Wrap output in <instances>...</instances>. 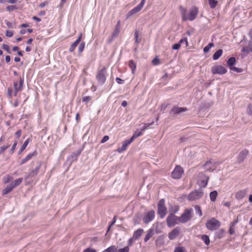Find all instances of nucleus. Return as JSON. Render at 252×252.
<instances>
[{
	"label": "nucleus",
	"mask_w": 252,
	"mask_h": 252,
	"mask_svg": "<svg viewBox=\"0 0 252 252\" xmlns=\"http://www.w3.org/2000/svg\"><path fill=\"white\" fill-rule=\"evenodd\" d=\"M227 69L221 65H216L212 68V72L213 74H218L222 75L226 73Z\"/></svg>",
	"instance_id": "9d476101"
},
{
	"label": "nucleus",
	"mask_w": 252,
	"mask_h": 252,
	"mask_svg": "<svg viewBox=\"0 0 252 252\" xmlns=\"http://www.w3.org/2000/svg\"><path fill=\"white\" fill-rule=\"evenodd\" d=\"M117 247L115 245H112L102 251L101 252H116Z\"/></svg>",
	"instance_id": "2f4dec72"
},
{
	"label": "nucleus",
	"mask_w": 252,
	"mask_h": 252,
	"mask_svg": "<svg viewBox=\"0 0 252 252\" xmlns=\"http://www.w3.org/2000/svg\"><path fill=\"white\" fill-rule=\"evenodd\" d=\"M180 228L176 227L168 233V238L170 240L174 239L179 234Z\"/></svg>",
	"instance_id": "f3484780"
},
{
	"label": "nucleus",
	"mask_w": 252,
	"mask_h": 252,
	"mask_svg": "<svg viewBox=\"0 0 252 252\" xmlns=\"http://www.w3.org/2000/svg\"><path fill=\"white\" fill-rule=\"evenodd\" d=\"M12 88L11 87H9L7 89V94L9 98H11L12 96Z\"/></svg>",
	"instance_id": "4d7b16f0"
},
{
	"label": "nucleus",
	"mask_w": 252,
	"mask_h": 252,
	"mask_svg": "<svg viewBox=\"0 0 252 252\" xmlns=\"http://www.w3.org/2000/svg\"><path fill=\"white\" fill-rule=\"evenodd\" d=\"M5 35L8 37H11L13 35V32L12 31H6Z\"/></svg>",
	"instance_id": "bf43d9fd"
},
{
	"label": "nucleus",
	"mask_w": 252,
	"mask_h": 252,
	"mask_svg": "<svg viewBox=\"0 0 252 252\" xmlns=\"http://www.w3.org/2000/svg\"><path fill=\"white\" fill-rule=\"evenodd\" d=\"M143 232V229L139 228L133 232L132 236L137 240L141 236Z\"/></svg>",
	"instance_id": "393cba45"
},
{
	"label": "nucleus",
	"mask_w": 252,
	"mask_h": 252,
	"mask_svg": "<svg viewBox=\"0 0 252 252\" xmlns=\"http://www.w3.org/2000/svg\"><path fill=\"white\" fill-rule=\"evenodd\" d=\"M180 44L181 45L182 44H185V47H187L189 45V43L188 41V39L186 37H185L182 39H180L179 41Z\"/></svg>",
	"instance_id": "ea45409f"
},
{
	"label": "nucleus",
	"mask_w": 252,
	"mask_h": 252,
	"mask_svg": "<svg viewBox=\"0 0 252 252\" xmlns=\"http://www.w3.org/2000/svg\"><path fill=\"white\" fill-rule=\"evenodd\" d=\"M128 65H129V67L131 68V69L132 70V72L134 73V71L136 69V63H134V62L133 60H129L128 62Z\"/></svg>",
	"instance_id": "7c9ffc66"
},
{
	"label": "nucleus",
	"mask_w": 252,
	"mask_h": 252,
	"mask_svg": "<svg viewBox=\"0 0 252 252\" xmlns=\"http://www.w3.org/2000/svg\"><path fill=\"white\" fill-rule=\"evenodd\" d=\"M121 28V21L119 20L115 26L114 32L112 34V38H114L117 37L120 33Z\"/></svg>",
	"instance_id": "4be33fe9"
},
{
	"label": "nucleus",
	"mask_w": 252,
	"mask_h": 252,
	"mask_svg": "<svg viewBox=\"0 0 252 252\" xmlns=\"http://www.w3.org/2000/svg\"><path fill=\"white\" fill-rule=\"evenodd\" d=\"M166 222L168 227H172L180 222V217L176 216L173 213H170L166 218Z\"/></svg>",
	"instance_id": "423d86ee"
},
{
	"label": "nucleus",
	"mask_w": 252,
	"mask_h": 252,
	"mask_svg": "<svg viewBox=\"0 0 252 252\" xmlns=\"http://www.w3.org/2000/svg\"><path fill=\"white\" fill-rule=\"evenodd\" d=\"M17 9V7L15 5H8L6 7V10L8 11H12Z\"/></svg>",
	"instance_id": "8fccbe9b"
},
{
	"label": "nucleus",
	"mask_w": 252,
	"mask_h": 252,
	"mask_svg": "<svg viewBox=\"0 0 252 252\" xmlns=\"http://www.w3.org/2000/svg\"><path fill=\"white\" fill-rule=\"evenodd\" d=\"M223 51L221 49L217 50L213 56V59L214 60H218L222 54Z\"/></svg>",
	"instance_id": "c85d7f7f"
},
{
	"label": "nucleus",
	"mask_w": 252,
	"mask_h": 252,
	"mask_svg": "<svg viewBox=\"0 0 252 252\" xmlns=\"http://www.w3.org/2000/svg\"><path fill=\"white\" fill-rule=\"evenodd\" d=\"M174 252H188L186 249L183 247H178L175 248Z\"/></svg>",
	"instance_id": "79ce46f5"
},
{
	"label": "nucleus",
	"mask_w": 252,
	"mask_h": 252,
	"mask_svg": "<svg viewBox=\"0 0 252 252\" xmlns=\"http://www.w3.org/2000/svg\"><path fill=\"white\" fill-rule=\"evenodd\" d=\"M24 82V77H20L19 78V81H14L13 83V87L14 90L21 91L23 90V85Z\"/></svg>",
	"instance_id": "2eb2a0df"
},
{
	"label": "nucleus",
	"mask_w": 252,
	"mask_h": 252,
	"mask_svg": "<svg viewBox=\"0 0 252 252\" xmlns=\"http://www.w3.org/2000/svg\"><path fill=\"white\" fill-rule=\"evenodd\" d=\"M209 180V177L203 172H200L198 175L197 184L201 187H206Z\"/></svg>",
	"instance_id": "0eeeda50"
},
{
	"label": "nucleus",
	"mask_w": 252,
	"mask_h": 252,
	"mask_svg": "<svg viewBox=\"0 0 252 252\" xmlns=\"http://www.w3.org/2000/svg\"><path fill=\"white\" fill-rule=\"evenodd\" d=\"M83 252H96V251L95 249L89 248L84 250Z\"/></svg>",
	"instance_id": "052dcab7"
},
{
	"label": "nucleus",
	"mask_w": 252,
	"mask_h": 252,
	"mask_svg": "<svg viewBox=\"0 0 252 252\" xmlns=\"http://www.w3.org/2000/svg\"><path fill=\"white\" fill-rule=\"evenodd\" d=\"M217 162L209 160L206 162L204 165V169L206 171L213 172L215 170Z\"/></svg>",
	"instance_id": "4468645a"
},
{
	"label": "nucleus",
	"mask_w": 252,
	"mask_h": 252,
	"mask_svg": "<svg viewBox=\"0 0 252 252\" xmlns=\"http://www.w3.org/2000/svg\"><path fill=\"white\" fill-rule=\"evenodd\" d=\"M116 221V217L115 216L113 219V220L111 222V223L109 224V227H108V231L109 230L110 228L113 225H114L115 222Z\"/></svg>",
	"instance_id": "13d9d810"
},
{
	"label": "nucleus",
	"mask_w": 252,
	"mask_h": 252,
	"mask_svg": "<svg viewBox=\"0 0 252 252\" xmlns=\"http://www.w3.org/2000/svg\"><path fill=\"white\" fill-rule=\"evenodd\" d=\"M236 62V59L234 57H230L227 61V64L230 67L233 65Z\"/></svg>",
	"instance_id": "72a5a7b5"
},
{
	"label": "nucleus",
	"mask_w": 252,
	"mask_h": 252,
	"mask_svg": "<svg viewBox=\"0 0 252 252\" xmlns=\"http://www.w3.org/2000/svg\"><path fill=\"white\" fill-rule=\"evenodd\" d=\"M214 46L213 43H210L208 44L206 46H205L203 49V51L204 53H207L209 51L210 49Z\"/></svg>",
	"instance_id": "58836bf2"
},
{
	"label": "nucleus",
	"mask_w": 252,
	"mask_h": 252,
	"mask_svg": "<svg viewBox=\"0 0 252 252\" xmlns=\"http://www.w3.org/2000/svg\"><path fill=\"white\" fill-rule=\"evenodd\" d=\"M198 8L195 6L192 7L191 9H190L189 14L187 15V21H193L194 20L198 15Z\"/></svg>",
	"instance_id": "ddd939ff"
},
{
	"label": "nucleus",
	"mask_w": 252,
	"mask_h": 252,
	"mask_svg": "<svg viewBox=\"0 0 252 252\" xmlns=\"http://www.w3.org/2000/svg\"><path fill=\"white\" fill-rule=\"evenodd\" d=\"M129 248L128 246H126L124 248L117 249L116 252H129Z\"/></svg>",
	"instance_id": "c03bdc74"
},
{
	"label": "nucleus",
	"mask_w": 252,
	"mask_h": 252,
	"mask_svg": "<svg viewBox=\"0 0 252 252\" xmlns=\"http://www.w3.org/2000/svg\"><path fill=\"white\" fill-rule=\"evenodd\" d=\"M85 46V42H82L80 44V45L79 46V48H78V51H79V53H81L83 52V51L84 49Z\"/></svg>",
	"instance_id": "a18cd8bd"
},
{
	"label": "nucleus",
	"mask_w": 252,
	"mask_h": 252,
	"mask_svg": "<svg viewBox=\"0 0 252 252\" xmlns=\"http://www.w3.org/2000/svg\"><path fill=\"white\" fill-rule=\"evenodd\" d=\"M235 232V229L234 228L232 227V226H231L229 229V233L230 235H232L234 234Z\"/></svg>",
	"instance_id": "774afa93"
},
{
	"label": "nucleus",
	"mask_w": 252,
	"mask_h": 252,
	"mask_svg": "<svg viewBox=\"0 0 252 252\" xmlns=\"http://www.w3.org/2000/svg\"><path fill=\"white\" fill-rule=\"evenodd\" d=\"M201 240L207 246H208L210 243V238L208 235H202L201 236Z\"/></svg>",
	"instance_id": "473e14b6"
},
{
	"label": "nucleus",
	"mask_w": 252,
	"mask_h": 252,
	"mask_svg": "<svg viewBox=\"0 0 252 252\" xmlns=\"http://www.w3.org/2000/svg\"><path fill=\"white\" fill-rule=\"evenodd\" d=\"M181 46V44H180L179 42L178 43L175 44L172 46V49L173 50H178Z\"/></svg>",
	"instance_id": "6e6d98bb"
},
{
	"label": "nucleus",
	"mask_w": 252,
	"mask_h": 252,
	"mask_svg": "<svg viewBox=\"0 0 252 252\" xmlns=\"http://www.w3.org/2000/svg\"><path fill=\"white\" fill-rule=\"evenodd\" d=\"M109 136L107 135L104 136L101 140V143H104L109 140Z\"/></svg>",
	"instance_id": "680f3d73"
},
{
	"label": "nucleus",
	"mask_w": 252,
	"mask_h": 252,
	"mask_svg": "<svg viewBox=\"0 0 252 252\" xmlns=\"http://www.w3.org/2000/svg\"><path fill=\"white\" fill-rule=\"evenodd\" d=\"M208 3L211 8H215L218 4V1L216 0H208Z\"/></svg>",
	"instance_id": "c9c22d12"
},
{
	"label": "nucleus",
	"mask_w": 252,
	"mask_h": 252,
	"mask_svg": "<svg viewBox=\"0 0 252 252\" xmlns=\"http://www.w3.org/2000/svg\"><path fill=\"white\" fill-rule=\"evenodd\" d=\"M184 170L180 166H176L172 172V177L175 179H179L182 177Z\"/></svg>",
	"instance_id": "9b49d317"
},
{
	"label": "nucleus",
	"mask_w": 252,
	"mask_h": 252,
	"mask_svg": "<svg viewBox=\"0 0 252 252\" xmlns=\"http://www.w3.org/2000/svg\"><path fill=\"white\" fill-rule=\"evenodd\" d=\"M194 209H195L196 213L197 214H198V215L200 217L202 216V211H201L200 207L198 205H196L194 207Z\"/></svg>",
	"instance_id": "a19ab883"
},
{
	"label": "nucleus",
	"mask_w": 252,
	"mask_h": 252,
	"mask_svg": "<svg viewBox=\"0 0 252 252\" xmlns=\"http://www.w3.org/2000/svg\"><path fill=\"white\" fill-rule=\"evenodd\" d=\"M154 235V230L153 228L149 229L144 238V242H147Z\"/></svg>",
	"instance_id": "b1692460"
},
{
	"label": "nucleus",
	"mask_w": 252,
	"mask_h": 252,
	"mask_svg": "<svg viewBox=\"0 0 252 252\" xmlns=\"http://www.w3.org/2000/svg\"><path fill=\"white\" fill-rule=\"evenodd\" d=\"M107 77V70L105 67H103L101 69L97 71L96 75V79L98 83L100 85H103Z\"/></svg>",
	"instance_id": "f03ea898"
},
{
	"label": "nucleus",
	"mask_w": 252,
	"mask_h": 252,
	"mask_svg": "<svg viewBox=\"0 0 252 252\" xmlns=\"http://www.w3.org/2000/svg\"><path fill=\"white\" fill-rule=\"evenodd\" d=\"M244 52H252V40L250 41L248 46L243 49Z\"/></svg>",
	"instance_id": "e433bc0d"
},
{
	"label": "nucleus",
	"mask_w": 252,
	"mask_h": 252,
	"mask_svg": "<svg viewBox=\"0 0 252 252\" xmlns=\"http://www.w3.org/2000/svg\"><path fill=\"white\" fill-rule=\"evenodd\" d=\"M23 179L22 178H20L19 179L15 180V181L12 182L11 184V185H13V187L15 188L16 187L20 185L23 182Z\"/></svg>",
	"instance_id": "c756f323"
},
{
	"label": "nucleus",
	"mask_w": 252,
	"mask_h": 252,
	"mask_svg": "<svg viewBox=\"0 0 252 252\" xmlns=\"http://www.w3.org/2000/svg\"><path fill=\"white\" fill-rule=\"evenodd\" d=\"M41 163L39 162L38 165L35 168V169H32L31 170V171L29 172V174L25 177V179H28L30 177L32 178V177H35L37 175V174L39 172V170L41 167Z\"/></svg>",
	"instance_id": "dca6fc26"
},
{
	"label": "nucleus",
	"mask_w": 252,
	"mask_h": 252,
	"mask_svg": "<svg viewBox=\"0 0 252 252\" xmlns=\"http://www.w3.org/2000/svg\"><path fill=\"white\" fill-rule=\"evenodd\" d=\"M247 112L249 115L252 116V105L251 104L248 105Z\"/></svg>",
	"instance_id": "de8ad7c7"
},
{
	"label": "nucleus",
	"mask_w": 252,
	"mask_h": 252,
	"mask_svg": "<svg viewBox=\"0 0 252 252\" xmlns=\"http://www.w3.org/2000/svg\"><path fill=\"white\" fill-rule=\"evenodd\" d=\"M145 2L146 0H142L138 5L130 10L126 15L127 18L139 12L143 8Z\"/></svg>",
	"instance_id": "1a4fd4ad"
},
{
	"label": "nucleus",
	"mask_w": 252,
	"mask_h": 252,
	"mask_svg": "<svg viewBox=\"0 0 252 252\" xmlns=\"http://www.w3.org/2000/svg\"><path fill=\"white\" fill-rule=\"evenodd\" d=\"M220 226V223L219 220L214 218L207 220L206 223V228L211 231H214L218 229Z\"/></svg>",
	"instance_id": "f257e3e1"
},
{
	"label": "nucleus",
	"mask_w": 252,
	"mask_h": 252,
	"mask_svg": "<svg viewBox=\"0 0 252 252\" xmlns=\"http://www.w3.org/2000/svg\"><path fill=\"white\" fill-rule=\"evenodd\" d=\"M155 217V212L151 210L147 212L143 218V221L145 224H148L152 221Z\"/></svg>",
	"instance_id": "f8f14e48"
},
{
	"label": "nucleus",
	"mask_w": 252,
	"mask_h": 252,
	"mask_svg": "<svg viewBox=\"0 0 252 252\" xmlns=\"http://www.w3.org/2000/svg\"><path fill=\"white\" fill-rule=\"evenodd\" d=\"M77 46V45L75 44L74 42L72 43L69 49V52H72L74 51Z\"/></svg>",
	"instance_id": "3c124183"
},
{
	"label": "nucleus",
	"mask_w": 252,
	"mask_h": 252,
	"mask_svg": "<svg viewBox=\"0 0 252 252\" xmlns=\"http://www.w3.org/2000/svg\"><path fill=\"white\" fill-rule=\"evenodd\" d=\"M188 110L186 107H179L177 106L173 107L171 110V113L173 115H176L180 114L182 112H186Z\"/></svg>",
	"instance_id": "a211bd4d"
},
{
	"label": "nucleus",
	"mask_w": 252,
	"mask_h": 252,
	"mask_svg": "<svg viewBox=\"0 0 252 252\" xmlns=\"http://www.w3.org/2000/svg\"><path fill=\"white\" fill-rule=\"evenodd\" d=\"M82 38V33H80L78 38L74 42L75 44L78 45L79 43L80 42L81 39Z\"/></svg>",
	"instance_id": "338daca9"
},
{
	"label": "nucleus",
	"mask_w": 252,
	"mask_h": 252,
	"mask_svg": "<svg viewBox=\"0 0 252 252\" xmlns=\"http://www.w3.org/2000/svg\"><path fill=\"white\" fill-rule=\"evenodd\" d=\"M132 142V141L130 139L125 140L123 142L122 147L121 148L118 149L117 151L119 153H121L123 152L126 151V150L128 146Z\"/></svg>",
	"instance_id": "6ab92c4d"
},
{
	"label": "nucleus",
	"mask_w": 252,
	"mask_h": 252,
	"mask_svg": "<svg viewBox=\"0 0 252 252\" xmlns=\"http://www.w3.org/2000/svg\"><path fill=\"white\" fill-rule=\"evenodd\" d=\"M217 195L218 192L217 191L214 190L211 192L210 193V200L213 202L215 201L216 199Z\"/></svg>",
	"instance_id": "f704fd0d"
},
{
	"label": "nucleus",
	"mask_w": 252,
	"mask_h": 252,
	"mask_svg": "<svg viewBox=\"0 0 252 252\" xmlns=\"http://www.w3.org/2000/svg\"><path fill=\"white\" fill-rule=\"evenodd\" d=\"M2 49L6 50L9 54H11V51L9 47L6 44H3L2 46Z\"/></svg>",
	"instance_id": "864d4df0"
},
{
	"label": "nucleus",
	"mask_w": 252,
	"mask_h": 252,
	"mask_svg": "<svg viewBox=\"0 0 252 252\" xmlns=\"http://www.w3.org/2000/svg\"><path fill=\"white\" fill-rule=\"evenodd\" d=\"M34 155H35V152L30 153L26 158L22 160L20 164L22 165L27 162L28 160L31 159Z\"/></svg>",
	"instance_id": "cd10ccee"
},
{
	"label": "nucleus",
	"mask_w": 252,
	"mask_h": 252,
	"mask_svg": "<svg viewBox=\"0 0 252 252\" xmlns=\"http://www.w3.org/2000/svg\"><path fill=\"white\" fill-rule=\"evenodd\" d=\"M92 99V97L90 96H85L82 98V101L85 102L86 104Z\"/></svg>",
	"instance_id": "09e8293b"
},
{
	"label": "nucleus",
	"mask_w": 252,
	"mask_h": 252,
	"mask_svg": "<svg viewBox=\"0 0 252 252\" xmlns=\"http://www.w3.org/2000/svg\"><path fill=\"white\" fill-rule=\"evenodd\" d=\"M116 81L117 83L119 84H123L124 83V80H122L121 78H118V77H117L116 78Z\"/></svg>",
	"instance_id": "0e129e2a"
},
{
	"label": "nucleus",
	"mask_w": 252,
	"mask_h": 252,
	"mask_svg": "<svg viewBox=\"0 0 252 252\" xmlns=\"http://www.w3.org/2000/svg\"><path fill=\"white\" fill-rule=\"evenodd\" d=\"M230 70L234 71L236 72H241L242 71V69L240 68H237L234 66H231L230 68Z\"/></svg>",
	"instance_id": "5fc2aeb1"
},
{
	"label": "nucleus",
	"mask_w": 252,
	"mask_h": 252,
	"mask_svg": "<svg viewBox=\"0 0 252 252\" xmlns=\"http://www.w3.org/2000/svg\"><path fill=\"white\" fill-rule=\"evenodd\" d=\"M81 153V151L79 150L77 152H73L72 153V154L67 158L70 163H72L73 162L77 160L78 157L80 155Z\"/></svg>",
	"instance_id": "aec40b11"
},
{
	"label": "nucleus",
	"mask_w": 252,
	"mask_h": 252,
	"mask_svg": "<svg viewBox=\"0 0 252 252\" xmlns=\"http://www.w3.org/2000/svg\"><path fill=\"white\" fill-rule=\"evenodd\" d=\"M136 240L135 239V238L132 236L131 238H130L128 241V246H131L133 243Z\"/></svg>",
	"instance_id": "603ef678"
},
{
	"label": "nucleus",
	"mask_w": 252,
	"mask_h": 252,
	"mask_svg": "<svg viewBox=\"0 0 252 252\" xmlns=\"http://www.w3.org/2000/svg\"><path fill=\"white\" fill-rule=\"evenodd\" d=\"M154 123V122H152L151 123H146L144 124V126L141 128L140 131L137 129L135 131L131 137L130 138L131 140L133 142L137 137L141 136L143 134V132L147 129L149 128L150 126Z\"/></svg>",
	"instance_id": "6e6552de"
},
{
	"label": "nucleus",
	"mask_w": 252,
	"mask_h": 252,
	"mask_svg": "<svg viewBox=\"0 0 252 252\" xmlns=\"http://www.w3.org/2000/svg\"><path fill=\"white\" fill-rule=\"evenodd\" d=\"M139 38V32L137 30H136L134 32V38H135V43L136 44H138L140 43V40L138 39Z\"/></svg>",
	"instance_id": "37998d69"
},
{
	"label": "nucleus",
	"mask_w": 252,
	"mask_h": 252,
	"mask_svg": "<svg viewBox=\"0 0 252 252\" xmlns=\"http://www.w3.org/2000/svg\"><path fill=\"white\" fill-rule=\"evenodd\" d=\"M9 145H6V146H1L0 148V152L1 153H3L4 151H5L7 149H8L9 148Z\"/></svg>",
	"instance_id": "69168bd1"
},
{
	"label": "nucleus",
	"mask_w": 252,
	"mask_h": 252,
	"mask_svg": "<svg viewBox=\"0 0 252 252\" xmlns=\"http://www.w3.org/2000/svg\"><path fill=\"white\" fill-rule=\"evenodd\" d=\"M204 192L201 189L194 190L189 193L188 199L189 201H194L200 199L203 195Z\"/></svg>",
	"instance_id": "39448f33"
},
{
	"label": "nucleus",
	"mask_w": 252,
	"mask_h": 252,
	"mask_svg": "<svg viewBox=\"0 0 252 252\" xmlns=\"http://www.w3.org/2000/svg\"><path fill=\"white\" fill-rule=\"evenodd\" d=\"M159 60L157 58H155L153 61H152V63H153V64L154 65H158L159 63Z\"/></svg>",
	"instance_id": "e2e57ef3"
},
{
	"label": "nucleus",
	"mask_w": 252,
	"mask_h": 252,
	"mask_svg": "<svg viewBox=\"0 0 252 252\" xmlns=\"http://www.w3.org/2000/svg\"><path fill=\"white\" fill-rule=\"evenodd\" d=\"M28 144H29V139H27L24 142V144L22 145V147H21L20 151L22 152L23 151H24L26 149L27 146H28Z\"/></svg>",
	"instance_id": "49530a36"
},
{
	"label": "nucleus",
	"mask_w": 252,
	"mask_h": 252,
	"mask_svg": "<svg viewBox=\"0 0 252 252\" xmlns=\"http://www.w3.org/2000/svg\"><path fill=\"white\" fill-rule=\"evenodd\" d=\"M14 188L13 186V185L10 184L8 185L5 189H4L2 190V195H6L10 192Z\"/></svg>",
	"instance_id": "bb28decb"
},
{
	"label": "nucleus",
	"mask_w": 252,
	"mask_h": 252,
	"mask_svg": "<svg viewBox=\"0 0 252 252\" xmlns=\"http://www.w3.org/2000/svg\"><path fill=\"white\" fill-rule=\"evenodd\" d=\"M246 194V190H241L236 192L235 194V198L238 200H240L243 198Z\"/></svg>",
	"instance_id": "a878e982"
},
{
	"label": "nucleus",
	"mask_w": 252,
	"mask_h": 252,
	"mask_svg": "<svg viewBox=\"0 0 252 252\" xmlns=\"http://www.w3.org/2000/svg\"><path fill=\"white\" fill-rule=\"evenodd\" d=\"M248 154V151L245 149L242 150L239 154L238 156V162L239 163L242 162L246 158V157Z\"/></svg>",
	"instance_id": "412c9836"
},
{
	"label": "nucleus",
	"mask_w": 252,
	"mask_h": 252,
	"mask_svg": "<svg viewBox=\"0 0 252 252\" xmlns=\"http://www.w3.org/2000/svg\"><path fill=\"white\" fill-rule=\"evenodd\" d=\"M158 214L161 219H163L167 214V208L165 206L164 199H160L158 203Z\"/></svg>",
	"instance_id": "7ed1b4c3"
},
{
	"label": "nucleus",
	"mask_w": 252,
	"mask_h": 252,
	"mask_svg": "<svg viewBox=\"0 0 252 252\" xmlns=\"http://www.w3.org/2000/svg\"><path fill=\"white\" fill-rule=\"evenodd\" d=\"M193 209L192 208L187 209L184 213L180 217V223H186L189 221L192 217Z\"/></svg>",
	"instance_id": "20e7f679"
},
{
	"label": "nucleus",
	"mask_w": 252,
	"mask_h": 252,
	"mask_svg": "<svg viewBox=\"0 0 252 252\" xmlns=\"http://www.w3.org/2000/svg\"><path fill=\"white\" fill-rule=\"evenodd\" d=\"M179 9L180 10V13H181V15L183 21H187V9L182 6H180L179 7Z\"/></svg>",
	"instance_id": "5701e85b"
},
{
	"label": "nucleus",
	"mask_w": 252,
	"mask_h": 252,
	"mask_svg": "<svg viewBox=\"0 0 252 252\" xmlns=\"http://www.w3.org/2000/svg\"><path fill=\"white\" fill-rule=\"evenodd\" d=\"M13 180V177L10 175L4 176L2 179V181L4 184H7L10 181Z\"/></svg>",
	"instance_id": "4c0bfd02"
}]
</instances>
